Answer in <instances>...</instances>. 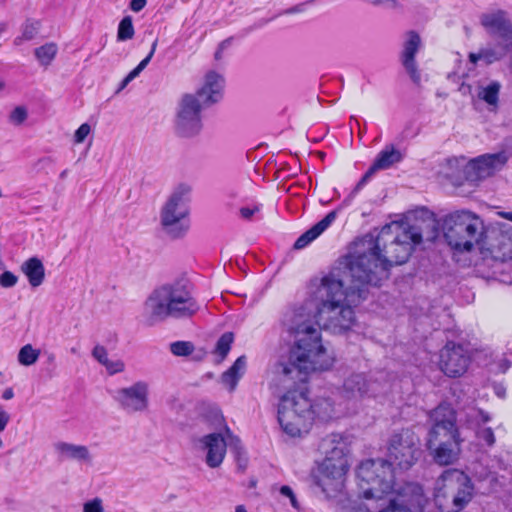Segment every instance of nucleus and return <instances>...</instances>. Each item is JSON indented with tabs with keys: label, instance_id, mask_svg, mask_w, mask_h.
Listing matches in <instances>:
<instances>
[{
	"label": "nucleus",
	"instance_id": "1",
	"mask_svg": "<svg viewBox=\"0 0 512 512\" xmlns=\"http://www.w3.org/2000/svg\"><path fill=\"white\" fill-rule=\"evenodd\" d=\"M314 289L311 287V290ZM312 294L300 307L284 314L282 324L294 338L286 360H279L274 373L292 384L305 383L311 372L325 371L332 367L334 359L324 347L320 331L315 327L316 317Z\"/></svg>",
	"mask_w": 512,
	"mask_h": 512
},
{
	"label": "nucleus",
	"instance_id": "2",
	"mask_svg": "<svg viewBox=\"0 0 512 512\" xmlns=\"http://www.w3.org/2000/svg\"><path fill=\"white\" fill-rule=\"evenodd\" d=\"M426 234L424 221L409 224L384 249L381 248L379 237L374 239L370 236L362 242L363 246L367 243L366 251L343 256L342 267L350 277H354L360 292L363 286H380L389 277L390 268L406 263L414 247L422 242Z\"/></svg>",
	"mask_w": 512,
	"mask_h": 512
},
{
	"label": "nucleus",
	"instance_id": "3",
	"mask_svg": "<svg viewBox=\"0 0 512 512\" xmlns=\"http://www.w3.org/2000/svg\"><path fill=\"white\" fill-rule=\"evenodd\" d=\"M356 280L346 273L341 258L336 267L318 282H312V302L316 324L334 334L349 330L355 322V313L350 303L365 300L367 287L360 292Z\"/></svg>",
	"mask_w": 512,
	"mask_h": 512
},
{
	"label": "nucleus",
	"instance_id": "4",
	"mask_svg": "<svg viewBox=\"0 0 512 512\" xmlns=\"http://www.w3.org/2000/svg\"><path fill=\"white\" fill-rule=\"evenodd\" d=\"M419 437L411 429L395 432L388 445V459H368L357 468V484L365 499H382L392 492L394 472L392 466L410 469L421 456Z\"/></svg>",
	"mask_w": 512,
	"mask_h": 512
},
{
	"label": "nucleus",
	"instance_id": "5",
	"mask_svg": "<svg viewBox=\"0 0 512 512\" xmlns=\"http://www.w3.org/2000/svg\"><path fill=\"white\" fill-rule=\"evenodd\" d=\"M200 309L185 278L163 284L154 289L143 304L141 321L151 327L168 318L187 319Z\"/></svg>",
	"mask_w": 512,
	"mask_h": 512
},
{
	"label": "nucleus",
	"instance_id": "6",
	"mask_svg": "<svg viewBox=\"0 0 512 512\" xmlns=\"http://www.w3.org/2000/svg\"><path fill=\"white\" fill-rule=\"evenodd\" d=\"M224 84L222 75L210 71L196 93L181 96L174 118V132L178 137L189 139L200 134L203 128L202 110L222 99Z\"/></svg>",
	"mask_w": 512,
	"mask_h": 512
},
{
	"label": "nucleus",
	"instance_id": "7",
	"mask_svg": "<svg viewBox=\"0 0 512 512\" xmlns=\"http://www.w3.org/2000/svg\"><path fill=\"white\" fill-rule=\"evenodd\" d=\"M427 240L433 241L438 236L441 225L447 244L457 252H471L475 246L483 245L486 229L483 220L468 210H457L445 215L440 221L431 219L425 223Z\"/></svg>",
	"mask_w": 512,
	"mask_h": 512
},
{
	"label": "nucleus",
	"instance_id": "8",
	"mask_svg": "<svg viewBox=\"0 0 512 512\" xmlns=\"http://www.w3.org/2000/svg\"><path fill=\"white\" fill-rule=\"evenodd\" d=\"M318 450L324 458L311 473L312 483L327 497H335L342 490L349 469L347 438L331 433L321 439Z\"/></svg>",
	"mask_w": 512,
	"mask_h": 512
},
{
	"label": "nucleus",
	"instance_id": "9",
	"mask_svg": "<svg viewBox=\"0 0 512 512\" xmlns=\"http://www.w3.org/2000/svg\"><path fill=\"white\" fill-rule=\"evenodd\" d=\"M329 411L331 404L327 400L312 403L306 391L290 389L280 399L278 422L286 434L295 437L307 430L315 418L329 416Z\"/></svg>",
	"mask_w": 512,
	"mask_h": 512
},
{
	"label": "nucleus",
	"instance_id": "10",
	"mask_svg": "<svg viewBox=\"0 0 512 512\" xmlns=\"http://www.w3.org/2000/svg\"><path fill=\"white\" fill-rule=\"evenodd\" d=\"M475 487L462 470H444L434 484V503L440 512H460L473 499Z\"/></svg>",
	"mask_w": 512,
	"mask_h": 512
},
{
	"label": "nucleus",
	"instance_id": "11",
	"mask_svg": "<svg viewBox=\"0 0 512 512\" xmlns=\"http://www.w3.org/2000/svg\"><path fill=\"white\" fill-rule=\"evenodd\" d=\"M191 186L179 184L168 197L160 211V224L163 231L172 239L183 237L189 229Z\"/></svg>",
	"mask_w": 512,
	"mask_h": 512
},
{
	"label": "nucleus",
	"instance_id": "12",
	"mask_svg": "<svg viewBox=\"0 0 512 512\" xmlns=\"http://www.w3.org/2000/svg\"><path fill=\"white\" fill-rule=\"evenodd\" d=\"M432 426L428 432L426 442L435 443H463L457 426V413L447 404L441 403L430 413Z\"/></svg>",
	"mask_w": 512,
	"mask_h": 512
},
{
	"label": "nucleus",
	"instance_id": "13",
	"mask_svg": "<svg viewBox=\"0 0 512 512\" xmlns=\"http://www.w3.org/2000/svg\"><path fill=\"white\" fill-rule=\"evenodd\" d=\"M480 250L501 262L512 260V226L503 223L487 228Z\"/></svg>",
	"mask_w": 512,
	"mask_h": 512
},
{
	"label": "nucleus",
	"instance_id": "14",
	"mask_svg": "<svg viewBox=\"0 0 512 512\" xmlns=\"http://www.w3.org/2000/svg\"><path fill=\"white\" fill-rule=\"evenodd\" d=\"M428 503L423 487L414 482L405 483L397 490V495L389 500L390 512H423Z\"/></svg>",
	"mask_w": 512,
	"mask_h": 512
},
{
	"label": "nucleus",
	"instance_id": "15",
	"mask_svg": "<svg viewBox=\"0 0 512 512\" xmlns=\"http://www.w3.org/2000/svg\"><path fill=\"white\" fill-rule=\"evenodd\" d=\"M469 363L470 355L463 345L449 341L441 349L439 367L446 376L460 377L467 371Z\"/></svg>",
	"mask_w": 512,
	"mask_h": 512
},
{
	"label": "nucleus",
	"instance_id": "16",
	"mask_svg": "<svg viewBox=\"0 0 512 512\" xmlns=\"http://www.w3.org/2000/svg\"><path fill=\"white\" fill-rule=\"evenodd\" d=\"M507 160L508 157L505 152L481 155L468 162L464 168V177L467 181L476 183L501 169Z\"/></svg>",
	"mask_w": 512,
	"mask_h": 512
},
{
	"label": "nucleus",
	"instance_id": "17",
	"mask_svg": "<svg viewBox=\"0 0 512 512\" xmlns=\"http://www.w3.org/2000/svg\"><path fill=\"white\" fill-rule=\"evenodd\" d=\"M148 393V384L144 381H138L130 387L119 389L115 400L122 409L129 413L141 412L148 407Z\"/></svg>",
	"mask_w": 512,
	"mask_h": 512
},
{
	"label": "nucleus",
	"instance_id": "18",
	"mask_svg": "<svg viewBox=\"0 0 512 512\" xmlns=\"http://www.w3.org/2000/svg\"><path fill=\"white\" fill-rule=\"evenodd\" d=\"M480 23L490 36L505 43L512 40V21L506 11L498 9L484 13L480 17Z\"/></svg>",
	"mask_w": 512,
	"mask_h": 512
},
{
	"label": "nucleus",
	"instance_id": "19",
	"mask_svg": "<svg viewBox=\"0 0 512 512\" xmlns=\"http://www.w3.org/2000/svg\"><path fill=\"white\" fill-rule=\"evenodd\" d=\"M379 384L368 379L364 373H353L343 383V394L349 399H358L374 396L378 392Z\"/></svg>",
	"mask_w": 512,
	"mask_h": 512
},
{
	"label": "nucleus",
	"instance_id": "20",
	"mask_svg": "<svg viewBox=\"0 0 512 512\" xmlns=\"http://www.w3.org/2000/svg\"><path fill=\"white\" fill-rule=\"evenodd\" d=\"M421 38L415 31L408 32V39L404 43V49L401 55V62L411 80L416 85L420 84L421 75L417 67L415 56L420 48Z\"/></svg>",
	"mask_w": 512,
	"mask_h": 512
},
{
	"label": "nucleus",
	"instance_id": "21",
	"mask_svg": "<svg viewBox=\"0 0 512 512\" xmlns=\"http://www.w3.org/2000/svg\"><path fill=\"white\" fill-rule=\"evenodd\" d=\"M200 442L207 451L206 464L210 468L219 467L226 455L227 442L221 433H210L201 438Z\"/></svg>",
	"mask_w": 512,
	"mask_h": 512
},
{
	"label": "nucleus",
	"instance_id": "22",
	"mask_svg": "<svg viewBox=\"0 0 512 512\" xmlns=\"http://www.w3.org/2000/svg\"><path fill=\"white\" fill-rule=\"evenodd\" d=\"M462 443L426 442V447L433 461L440 466L454 464L460 456Z\"/></svg>",
	"mask_w": 512,
	"mask_h": 512
},
{
	"label": "nucleus",
	"instance_id": "23",
	"mask_svg": "<svg viewBox=\"0 0 512 512\" xmlns=\"http://www.w3.org/2000/svg\"><path fill=\"white\" fill-rule=\"evenodd\" d=\"M337 211L329 212L322 220L313 225L310 229L305 231L295 241L293 248L296 250L303 249L308 246L313 240L319 237L336 219Z\"/></svg>",
	"mask_w": 512,
	"mask_h": 512
},
{
	"label": "nucleus",
	"instance_id": "24",
	"mask_svg": "<svg viewBox=\"0 0 512 512\" xmlns=\"http://www.w3.org/2000/svg\"><path fill=\"white\" fill-rule=\"evenodd\" d=\"M510 45L503 43L495 46H487L480 48L477 53L469 54V61L476 64L478 61H483L486 65L493 64L501 61L509 52Z\"/></svg>",
	"mask_w": 512,
	"mask_h": 512
},
{
	"label": "nucleus",
	"instance_id": "25",
	"mask_svg": "<svg viewBox=\"0 0 512 512\" xmlns=\"http://www.w3.org/2000/svg\"><path fill=\"white\" fill-rule=\"evenodd\" d=\"M54 448L60 460H76L86 462L91 460L89 449L84 445L58 442L54 445Z\"/></svg>",
	"mask_w": 512,
	"mask_h": 512
},
{
	"label": "nucleus",
	"instance_id": "26",
	"mask_svg": "<svg viewBox=\"0 0 512 512\" xmlns=\"http://www.w3.org/2000/svg\"><path fill=\"white\" fill-rule=\"evenodd\" d=\"M21 271L25 274L32 287H39L45 279V267L38 257H31L21 265Z\"/></svg>",
	"mask_w": 512,
	"mask_h": 512
},
{
	"label": "nucleus",
	"instance_id": "27",
	"mask_svg": "<svg viewBox=\"0 0 512 512\" xmlns=\"http://www.w3.org/2000/svg\"><path fill=\"white\" fill-rule=\"evenodd\" d=\"M402 159L403 156L401 152L397 150L394 145H387L379 152L370 168L374 172L385 170L390 168L393 164L399 163Z\"/></svg>",
	"mask_w": 512,
	"mask_h": 512
},
{
	"label": "nucleus",
	"instance_id": "28",
	"mask_svg": "<svg viewBox=\"0 0 512 512\" xmlns=\"http://www.w3.org/2000/svg\"><path fill=\"white\" fill-rule=\"evenodd\" d=\"M245 368L246 357L242 355L238 357L232 366L221 375L222 383L228 386L230 391H234L245 372Z\"/></svg>",
	"mask_w": 512,
	"mask_h": 512
},
{
	"label": "nucleus",
	"instance_id": "29",
	"mask_svg": "<svg viewBox=\"0 0 512 512\" xmlns=\"http://www.w3.org/2000/svg\"><path fill=\"white\" fill-rule=\"evenodd\" d=\"M501 85L498 81H492L485 87H479L478 98L489 105L490 111L495 112L499 105V93Z\"/></svg>",
	"mask_w": 512,
	"mask_h": 512
},
{
	"label": "nucleus",
	"instance_id": "30",
	"mask_svg": "<svg viewBox=\"0 0 512 512\" xmlns=\"http://www.w3.org/2000/svg\"><path fill=\"white\" fill-rule=\"evenodd\" d=\"M41 22L39 20L28 18L22 25L21 35L14 39L15 45H21L23 41L33 40L39 33Z\"/></svg>",
	"mask_w": 512,
	"mask_h": 512
},
{
	"label": "nucleus",
	"instance_id": "31",
	"mask_svg": "<svg viewBox=\"0 0 512 512\" xmlns=\"http://www.w3.org/2000/svg\"><path fill=\"white\" fill-rule=\"evenodd\" d=\"M35 57L42 65H49L57 54V45L46 43L34 50Z\"/></svg>",
	"mask_w": 512,
	"mask_h": 512
},
{
	"label": "nucleus",
	"instance_id": "32",
	"mask_svg": "<svg viewBox=\"0 0 512 512\" xmlns=\"http://www.w3.org/2000/svg\"><path fill=\"white\" fill-rule=\"evenodd\" d=\"M233 342H234L233 332L223 333L216 342L214 354L219 356L221 361L224 360L227 357Z\"/></svg>",
	"mask_w": 512,
	"mask_h": 512
},
{
	"label": "nucleus",
	"instance_id": "33",
	"mask_svg": "<svg viewBox=\"0 0 512 512\" xmlns=\"http://www.w3.org/2000/svg\"><path fill=\"white\" fill-rule=\"evenodd\" d=\"M40 351L31 344L24 345L18 353V361L23 366L33 365L39 358Z\"/></svg>",
	"mask_w": 512,
	"mask_h": 512
},
{
	"label": "nucleus",
	"instance_id": "34",
	"mask_svg": "<svg viewBox=\"0 0 512 512\" xmlns=\"http://www.w3.org/2000/svg\"><path fill=\"white\" fill-rule=\"evenodd\" d=\"M134 26L131 16H125L119 23L117 39L119 41H126L132 39L134 36Z\"/></svg>",
	"mask_w": 512,
	"mask_h": 512
},
{
	"label": "nucleus",
	"instance_id": "35",
	"mask_svg": "<svg viewBox=\"0 0 512 512\" xmlns=\"http://www.w3.org/2000/svg\"><path fill=\"white\" fill-rule=\"evenodd\" d=\"M170 350L176 356H188L194 351V345L189 341H176L170 344Z\"/></svg>",
	"mask_w": 512,
	"mask_h": 512
},
{
	"label": "nucleus",
	"instance_id": "36",
	"mask_svg": "<svg viewBox=\"0 0 512 512\" xmlns=\"http://www.w3.org/2000/svg\"><path fill=\"white\" fill-rule=\"evenodd\" d=\"M225 432L229 439L227 446L229 445L234 455L240 456V454H243L244 449L241 445V440L239 439V437L234 436L227 426L225 427Z\"/></svg>",
	"mask_w": 512,
	"mask_h": 512
},
{
	"label": "nucleus",
	"instance_id": "37",
	"mask_svg": "<svg viewBox=\"0 0 512 512\" xmlns=\"http://www.w3.org/2000/svg\"><path fill=\"white\" fill-rule=\"evenodd\" d=\"M375 174L374 171H372L371 168H369L365 174L361 177V179L358 181L354 189L351 191L350 195L348 196V199L346 201L351 200L365 185L366 183L371 179V177Z\"/></svg>",
	"mask_w": 512,
	"mask_h": 512
},
{
	"label": "nucleus",
	"instance_id": "38",
	"mask_svg": "<svg viewBox=\"0 0 512 512\" xmlns=\"http://www.w3.org/2000/svg\"><path fill=\"white\" fill-rule=\"evenodd\" d=\"M375 174L374 171H372L371 168H369L365 174L361 177V179L358 181L354 189L351 191L350 195L348 196V199L346 201L351 200L365 185L366 183L371 179V177Z\"/></svg>",
	"mask_w": 512,
	"mask_h": 512
},
{
	"label": "nucleus",
	"instance_id": "39",
	"mask_svg": "<svg viewBox=\"0 0 512 512\" xmlns=\"http://www.w3.org/2000/svg\"><path fill=\"white\" fill-rule=\"evenodd\" d=\"M375 174L374 171H372L371 168H369L365 174L361 177V179L358 181L354 189L351 191L350 195L348 196V199L346 201L351 200L365 185L366 183L371 179V177Z\"/></svg>",
	"mask_w": 512,
	"mask_h": 512
},
{
	"label": "nucleus",
	"instance_id": "40",
	"mask_svg": "<svg viewBox=\"0 0 512 512\" xmlns=\"http://www.w3.org/2000/svg\"><path fill=\"white\" fill-rule=\"evenodd\" d=\"M27 118V111L24 107H16L10 114V121L16 125L22 124Z\"/></svg>",
	"mask_w": 512,
	"mask_h": 512
},
{
	"label": "nucleus",
	"instance_id": "41",
	"mask_svg": "<svg viewBox=\"0 0 512 512\" xmlns=\"http://www.w3.org/2000/svg\"><path fill=\"white\" fill-rule=\"evenodd\" d=\"M18 277L10 271H5L0 275V285L4 288H11L17 284Z\"/></svg>",
	"mask_w": 512,
	"mask_h": 512
},
{
	"label": "nucleus",
	"instance_id": "42",
	"mask_svg": "<svg viewBox=\"0 0 512 512\" xmlns=\"http://www.w3.org/2000/svg\"><path fill=\"white\" fill-rule=\"evenodd\" d=\"M92 356L101 364V365H105L109 358H108V353H107V350L104 346L102 345H96L93 350H92Z\"/></svg>",
	"mask_w": 512,
	"mask_h": 512
},
{
	"label": "nucleus",
	"instance_id": "43",
	"mask_svg": "<svg viewBox=\"0 0 512 512\" xmlns=\"http://www.w3.org/2000/svg\"><path fill=\"white\" fill-rule=\"evenodd\" d=\"M83 512H104L102 500L100 498H94L86 502L83 506Z\"/></svg>",
	"mask_w": 512,
	"mask_h": 512
},
{
	"label": "nucleus",
	"instance_id": "44",
	"mask_svg": "<svg viewBox=\"0 0 512 512\" xmlns=\"http://www.w3.org/2000/svg\"><path fill=\"white\" fill-rule=\"evenodd\" d=\"M91 131V127L87 123H83L80 125V127L75 131L74 134V141L75 143H82L86 139V137L89 135Z\"/></svg>",
	"mask_w": 512,
	"mask_h": 512
},
{
	"label": "nucleus",
	"instance_id": "45",
	"mask_svg": "<svg viewBox=\"0 0 512 512\" xmlns=\"http://www.w3.org/2000/svg\"><path fill=\"white\" fill-rule=\"evenodd\" d=\"M478 438L483 440L488 446H492L495 443L494 432L489 427L479 430Z\"/></svg>",
	"mask_w": 512,
	"mask_h": 512
},
{
	"label": "nucleus",
	"instance_id": "46",
	"mask_svg": "<svg viewBox=\"0 0 512 512\" xmlns=\"http://www.w3.org/2000/svg\"><path fill=\"white\" fill-rule=\"evenodd\" d=\"M104 367L106 368V370L108 371V373L110 375H113V374L120 373V372L124 371L125 365H124V362L121 360H116V361L108 360V362L104 365Z\"/></svg>",
	"mask_w": 512,
	"mask_h": 512
},
{
	"label": "nucleus",
	"instance_id": "47",
	"mask_svg": "<svg viewBox=\"0 0 512 512\" xmlns=\"http://www.w3.org/2000/svg\"><path fill=\"white\" fill-rule=\"evenodd\" d=\"M55 163V159L51 156H46L43 158H40L36 164L35 167L38 170H44L46 168L51 167Z\"/></svg>",
	"mask_w": 512,
	"mask_h": 512
},
{
	"label": "nucleus",
	"instance_id": "48",
	"mask_svg": "<svg viewBox=\"0 0 512 512\" xmlns=\"http://www.w3.org/2000/svg\"><path fill=\"white\" fill-rule=\"evenodd\" d=\"M156 47H157V40H155L152 43L151 50H150L149 54L143 60H141V62L137 65V67L141 71H143L146 68V66L149 64V62L151 61V59L155 53Z\"/></svg>",
	"mask_w": 512,
	"mask_h": 512
},
{
	"label": "nucleus",
	"instance_id": "49",
	"mask_svg": "<svg viewBox=\"0 0 512 512\" xmlns=\"http://www.w3.org/2000/svg\"><path fill=\"white\" fill-rule=\"evenodd\" d=\"M147 0H131L129 7L133 12H140L146 5Z\"/></svg>",
	"mask_w": 512,
	"mask_h": 512
},
{
	"label": "nucleus",
	"instance_id": "50",
	"mask_svg": "<svg viewBox=\"0 0 512 512\" xmlns=\"http://www.w3.org/2000/svg\"><path fill=\"white\" fill-rule=\"evenodd\" d=\"M255 211H257V208L256 209H251V208H248V207H243V208L240 209V215L244 219H250L254 215Z\"/></svg>",
	"mask_w": 512,
	"mask_h": 512
},
{
	"label": "nucleus",
	"instance_id": "51",
	"mask_svg": "<svg viewBox=\"0 0 512 512\" xmlns=\"http://www.w3.org/2000/svg\"><path fill=\"white\" fill-rule=\"evenodd\" d=\"M235 456V459L238 463V466L240 469L244 470L247 466V458L245 456V451H243V454H240V456H237V455H234Z\"/></svg>",
	"mask_w": 512,
	"mask_h": 512
},
{
	"label": "nucleus",
	"instance_id": "52",
	"mask_svg": "<svg viewBox=\"0 0 512 512\" xmlns=\"http://www.w3.org/2000/svg\"><path fill=\"white\" fill-rule=\"evenodd\" d=\"M293 493H294V492H293L292 488H291L290 486H288V485H283V486L280 488V494H281L282 496H285V497H288V498H289L290 496H292V494H293Z\"/></svg>",
	"mask_w": 512,
	"mask_h": 512
},
{
	"label": "nucleus",
	"instance_id": "53",
	"mask_svg": "<svg viewBox=\"0 0 512 512\" xmlns=\"http://www.w3.org/2000/svg\"><path fill=\"white\" fill-rule=\"evenodd\" d=\"M142 71L136 66L132 71H130L126 76L131 81L135 79Z\"/></svg>",
	"mask_w": 512,
	"mask_h": 512
},
{
	"label": "nucleus",
	"instance_id": "54",
	"mask_svg": "<svg viewBox=\"0 0 512 512\" xmlns=\"http://www.w3.org/2000/svg\"><path fill=\"white\" fill-rule=\"evenodd\" d=\"M130 82H131V80L128 79L127 76H125L124 79L120 82L116 93H119L120 91H122Z\"/></svg>",
	"mask_w": 512,
	"mask_h": 512
},
{
	"label": "nucleus",
	"instance_id": "55",
	"mask_svg": "<svg viewBox=\"0 0 512 512\" xmlns=\"http://www.w3.org/2000/svg\"><path fill=\"white\" fill-rule=\"evenodd\" d=\"M13 396H14V393H13L12 388H7L3 392L2 398L5 399V400H9V399L13 398Z\"/></svg>",
	"mask_w": 512,
	"mask_h": 512
},
{
	"label": "nucleus",
	"instance_id": "56",
	"mask_svg": "<svg viewBox=\"0 0 512 512\" xmlns=\"http://www.w3.org/2000/svg\"><path fill=\"white\" fill-rule=\"evenodd\" d=\"M302 11H303V9H302L301 5H296V6L292 7V8H290V9H288L286 11V13L287 14H292V13H298V12H302Z\"/></svg>",
	"mask_w": 512,
	"mask_h": 512
},
{
	"label": "nucleus",
	"instance_id": "57",
	"mask_svg": "<svg viewBox=\"0 0 512 512\" xmlns=\"http://www.w3.org/2000/svg\"><path fill=\"white\" fill-rule=\"evenodd\" d=\"M231 41H232V38H227V39L223 40L219 44L218 47L224 50V49H226L231 44Z\"/></svg>",
	"mask_w": 512,
	"mask_h": 512
},
{
	"label": "nucleus",
	"instance_id": "58",
	"mask_svg": "<svg viewBox=\"0 0 512 512\" xmlns=\"http://www.w3.org/2000/svg\"><path fill=\"white\" fill-rule=\"evenodd\" d=\"M289 500H290L291 505H292L294 508H296V509H298V508H299V504H298V501H297L296 496H295V494H294V493L292 494V496H290V497H289Z\"/></svg>",
	"mask_w": 512,
	"mask_h": 512
},
{
	"label": "nucleus",
	"instance_id": "59",
	"mask_svg": "<svg viewBox=\"0 0 512 512\" xmlns=\"http://www.w3.org/2000/svg\"><path fill=\"white\" fill-rule=\"evenodd\" d=\"M289 500H290L291 505H292L294 508H296V509H298V508H299V504H298V501H297L296 496H295V494H294V493L292 494V496H290V497H289Z\"/></svg>",
	"mask_w": 512,
	"mask_h": 512
},
{
	"label": "nucleus",
	"instance_id": "60",
	"mask_svg": "<svg viewBox=\"0 0 512 512\" xmlns=\"http://www.w3.org/2000/svg\"><path fill=\"white\" fill-rule=\"evenodd\" d=\"M499 215L506 219V220H509L512 222V212H499Z\"/></svg>",
	"mask_w": 512,
	"mask_h": 512
},
{
	"label": "nucleus",
	"instance_id": "61",
	"mask_svg": "<svg viewBox=\"0 0 512 512\" xmlns=\"http://www.w3.org/2000/svg\"><path fill=\"white\" fill-rule=\"evenodd\" d=\"M223 51H224L223 49H221L219 47L217 48V50H216V52L214 54V57H215L216 60H220L222 58Z\"/></svg>",
	"mask_w": 512,
	"mask_h": 512
},
{
	"label": "nucleus",
	"instance_id": "62",
	"mask_svg": "<svg viewBox=\"0 0 512 512\" xmlns=\"http://www.w3.org/2000/svg\"><path fill=\"white\" fill-rule=\"evenodd\" d=\"M481 414V417H482V421L483 422H488L490 421V416L487 414V413H484L483 411L480 412Z\"/></svg>",
	"mask_w": 512,
	"mask_h": 512
},
{
	"label": "nucleus",
	"instance_id": "63",
	"mask_svg": "<svg viewBox=\"0 0 512 512\" xmlns=\"http://www.w3.org/2000/svg\"><path fill=\"white\" fill-rule=\"evenodd\" d=\"M235 512H247V510L243 505H238L236 506Z\"/></svg>",
	"mask_w": 512,
	"mask_h": 512
},
{
	"label": "nucleus",
	"instance_id": "64",
	"mask_svg": "<svg viewBox=\"0 0 512 512\" xmlns=\"http://www.w3.org/2000/svg\"><path fill=\"white\" fill-rule=\"evenodd\" d=\"M67 174H68V170H63V171L60 173V178H61V179H65V178H66V176H67Z\"/></svg>",
	"mask_w": 512,
	"mask_h": 512
}]
</instances>
